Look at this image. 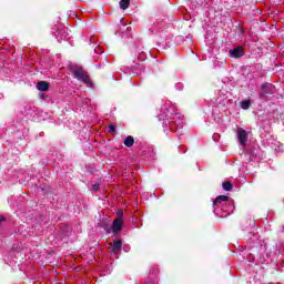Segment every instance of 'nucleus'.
I'll return each instance as SVG.
<instances>
[{
  "mask_svg": "<svg viewBox=\"0 0 284 284\" xmlns=\"http://www.w3.org/2000/svg\"><path fill=\"white\" fill-rule=\"evenodd\" d=\"M37 89L40 92H48V90H50V84L48 82H45V81H40L37 84Z\"/></svg>",
  "mask_w": 284,
  "mask_h": 284,
  "instance_id": "9",
  "label": "nucleus"
},
{
  "mask_svg": "<svg viewBox=\"0 0 284 284\" xmlns=\"http://www.w3.org/2000/svg\"><path fill=\"white\" fill-rule=\"evenodd\" d=\"M237 136H239L241 145L244 146L245 143H247V131H245L242 128L237 129Z\"/></svg>",
  "mask_w": 284,
  "mask_h": 284,
  "instance_id": "5",
  "label": "nucleus"
},
{
  "mask_svg": "<svg viewBox=\"0 0 284 284\" xmlns=\"http://www.w3.org/2000/svg\"><path fill=\"white\" fill-rule=\"evenodd\" d=\"M73 74L78 81H82V83H85L87 85H92V82L90 81V75H88V72L81 68L77 67L73 69Z\"/></svg>",
  "mask_w": 284,
  "mask_h": 284,
  "instance_id": "2",
  "label": "nucleus"
},
{
  "mask_svg": "<svg viewBox=\"0 0 284 284\" xmlns=\"http://www.w3.org/2000/svg\"><path fill=\"white\" fill-rule=\"evenodd\" d=\"M121 247H123L121 240H118L111 244L113 254H119V252H121Z\"/></svg>",
  "mask_w": 284,
  "mask_h": 284,
  "instance_id": "7",
  "label": "nucleus"
},
{
  "mask_svg": "<svg viewBox=\"0 0 284 284\" xmlns=\"http://www.w3.org/2000/svg\"><path fill=\"white\" fill-rule=\"evenodd\" d=\"M123 229V220L121 217H118L113 221V232L114 234H119L121 230Z\"/></svg>",
  "mask_w": 284,
  "mask_h": 284,
  "instance_id": "6",
  "label": "nucleus"
},
{
  "mask_svg": "<svg viewBox=\"0 0 284 284\" xmlns=\"http://www.w3.org/2000/svg\"><path fill=\"white\" fill-rule=\"evenodd\" d=\"M250 105H251V103L247 100H244L241 102L242 110H250Z\"/></svg>",
  "mask_w": 284,
  "mask_h": 284,
  "instance_id": "12",
  "label": "nucleus"
},
{
  "mask_svg": "<svg viewBox=\"0 0 284 284\" xmlns=\"http://www.w3.org/2000/svg\"><path fill=\"white\" fill-rule=\"evenodd\" d=\"M243 54V48L241 47H236L235 49L231 50V57H233L234 59H241Z\"/></svg>",
  "mask_w": 284,
  "mask_h": 284,
  "instance_id": "8",
  "label": "nucleus"
},
{
  "mask_svg": "<svg viewBox=\"0 0 284 284\" xmlns=\"http://www.w3.org/2000/svg\"><path fill=\"white\" fill-rule=\"evenodd\" d=\"M217 136H219V135H213L214 141H216Z\"/></svg>",
  "mask_w": 284,
  "mask_h": 284,
  "instance_id": "16",
  "label": "nucleus"
},
{
  "mask_svg": "<svg viewBox=\"0 0 284 284\" xmlns=\"http://www.w3.org/2000/svg\"><path fill=\"white\" fill-rule=\"evenodd\" d=\"M120 8L121 10H128V8H130V0H121Z\"/></svg>",
  "mask_w": 284,
  "mask_h": 284,
  "instance_id": "11",
  "label": "nucleus"
},
{
  "mask_svg": "<svg viewBox=\"0 0 284 284\" xmlns=\"http://www.w3.org/2000/svg\"><path fill=\"white\" fill-rule=\"evenodd\" d=\"M217 136H219V135H213L214 141H216Z\"/></svg>",
  "mask_w": 284,
  "mask_h": 284,
  "instance_id": "17",
  "label": "nucleus"
},
{
  "mask_svg": "<svg viewBox=\"0 0 284 284\" xmlns=\"http://www.w3.org/2000/svg\"><path fill=\"white\" fill-rule=\"evenodd\" d=\"M100 189H101V185H100V184H93V185H92L93 192H99Z\"/></svg>",
  "mask_w": 284,
  "mask_h": 284,
  "instance_id": "15",
  "label": "nucleus"
},
{
  "mask_svg": "<svg viewBox=\"0 0 284 284\" xmlns=\"http://www.w3.org/2000/svg\"><path fill=\"white\" fill-rule=\"evenodd\" d=\"M229 197L226 195H220L213 202L215 207H223V205H227Z\"/></svg>",
  "mask_w": 284,
  "mask_h": 284,
  "instance_id": "4",
  "label": "nucleus"
},
{
  "mask_svg": "<svg viewBox=\"0 0 284 284\" xmlns=\"http://www.w3.org/2000/svg\"><path fill=\"white\" fill-rule=\"evenodd\" d=\"M109 132H110L111 134H114V133L116 132V126H115L114 124H110V125H109Z\"/></svg>",
  "mask_w": 284,
  "mask_h": 284,
  "instance_id": "14",
  "label": "nucleus"
},
{
  "mask_svg": "<svg viewBox=\"0 0 284 284\" xmlns=\"http://www.w3.org/2000/svg\"><path fill=\"white\" fill-rule=\"evenodd\" d=\"M267 94H274V85L265 83L262 85V91L260 93V99H265Z\"/></svg>",
  "mask_w": 284,
  "mask_h": 284,
  "instance_id": "3",
  "label": "nucleus"
},
{
  "mask_svg": "<svg viewBox=\"0 0 284 284\" xmlns=\"http://www.w3.org/2000/svg\"><path fill=\"white\" fill-rule=\"evenodd\" d=\"M169 108V109H168ZM163 110H166V112L159 115L160 121H170L169 125H171V129L174 128V125H179V128H183V120H181V115L176 112H174L173 106H170V102H166L164 104Z\"/></svg>",
  "mask_w": 284,
  "mask_h": 284,
  "instance_id": "1",
  "label": "nucleus"
},
{
  "mask_svg": "<svg viewBox=\"0 0 284 284\" xmlns=\"http://www.w3.org/2000/svg\"><path fill=\"white\" fill-rule=\"evenodd\" d=\"M124 145L126 148H132L134 145V138L132 135H129L124 139Z\"/></svg>",
  "mask_w": 284,
  "mask_h": 284,
  "instance_id": "10",
  "label": "nucleus"
},
{
  "mask_svg": "<svg viewBox=\"0 0 284 284\" xmlns=\"http://www.w3.org/2000/svg\"><path fill=\"white\" fill-rule=\"evenodd\" d=\"M119 214H123V212H122V211H120V212H119Z\"/></svg>",
  "mask_w": 284,
  "mask_h": 284,
  "instance_id": "18",
  "label": "nucleus"
},
{
  "mask_svg": "<svg viewBox=\"0 0 284 284\" xmlns=\"http://www.w3.org/2000/svg\"><path fill=\"white\" fill-rule=\"evenodd\" d=\"M233 185L230 182H224L223 183V190L226 192H230L232 190Z\"/></svg>",
  "mask_w": 284,
  "mask_h": 284,
  "instance_id": "13",
  "label": "nucleus"
}]
</instances>
